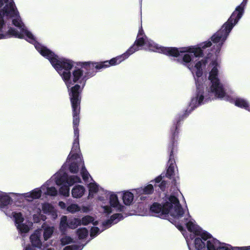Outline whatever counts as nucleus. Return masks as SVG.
<instances>
[{"label":"nucleus","instance_id":"1","mask_svg":"<svg viewBox=\"0 0 250 250\" xmlns=\"http://www.w3.org/2000/svg\"><path fill=\"white\" fill-rule=\"evenodd\" d=\"M33 44L36 50L49 60L52 66L61 76L69 90L71 101L73 88L78 85L79 88L75 92L78 93L80 103H81L80 94L81 89L78 83L82 84L83 87L87 80L95 75L96 69L105 68L110 65L117 64L113 63V62H112L111 59L109 61H106L101 63H94L91 62H79L77 63V66L75 67L71 73V70L74 64L73 61L59 57L46 46L37 42L35 39Z\"/></svg>","mask_w":250,"mask_h":250},{"label":"nucleus","instance_id":"2","mask_svg":"<svg viewBox=\"0 0 250 250\" xmlns=\"http://www.w3.org/2000/svg\"><path fill=\"white\" fill-rule=\"evenodd\" d=\"M209 57L208 55L195 64L196 92L191 99V108L193 109L217 98L234 103L236 106L250 112V104L248 101L242 98L233 99L226 93L223 85L218 78L219 65L216 60L212 61L209 63L208 80L204 79L203 68L208 62Z\"/></svg>","mask_w":250,"mask_h":250},{"label":"nucleus","instance_id":"3","mask_svg":"<svg viewBox=\"0 0 250 250\" xmlns=\"http://www.w3.org/2000/svg\"><path fill=\"white\" fill-rule=\"evenodd\" d=\"M210 41H206L196 45L177 48L175 47H165L155 43L148 39L145 35L141 27L139 30L137 39L133 45L125 53L111 59V62L118 64L128 58L142 47L146 50L163 53L168 56L178 58V62L186 66L195 75V64L200 58L203 59V49L211 45Z\"/></svg>","mask_w":250,"mask_h":250},{"label":"nucleus","instance_id":"4","mask_svg":"<svg viewBox=\"0 0 250 250\" xmlns=\"http://www.w3.org/2000/svg\"><path fill=\"white\" fill-rule=\"evenodd\" d=\"M0 40L14 37L24 38L31 43L34 35L22 21L13 0H0Z\"/></svg>","mask_w":250,"mask_h":250},{"label":"nucleus","instance_id":"5","mask_svg":"<svg viewBox=\"0 0 250 250\" xmlns=\"http://www.w3.org/2000/svg\"><path fill=\"white\" fill-rule=\"evenodd\" d=\"M79 86H75L72 90L71 94V105L73 110V125L74 133V140L71 151L68 156L66 164L69 166V171L71 173H77L80 170L81 174L83 180L88 181L90 178V174L85 168L82 155L80 152L79 146V131L78 125L79 124L80 99L78 93L75 91Z\"/></svg>","mask_w":250,"mask_h":250},{"label":"nucleus","instance_id":"6","mask_svg":"<svg viewBox=\"0 0 250 250\" xmlns=\"http://www.w3.org/2000/svg\"><path fill=\"white\" fill-rule=\"evenodd\" d=\"M188 225V235L184 236L189 250H232L229 245L221 243L208 233L204 231L195 222H190Z\"/></svg>","mask_w":250,"mask_h":250},{"label":"nucleus","instance_id":"7","mask_svg":"<svg viewBox=\"0 0 250 250\" xmlns=\"http://www.w3.org/2000/svg\"><path fill=\"white\" fill-rule=\"evenodd\" d=\"M150 210L156 216L163 219L171 216L175 222L185 224L188 230L190 222H195L189 215L188 208H182L179 200L174 196H166L162 205L154 203L150 206Z\"/></svg>","mask_w":250,"mask_h":250},{"label":"nucleus","instance_id":"8","mask_svg":"<svg viewBox=\"0 0 250 250\" xmlns=\"http://www.w3.org/2000/svg\"><path fill=\"white\" fill-rule=\"evenodd\" d=\"M70 186L75 183H81V178L77 175H68L62 168L59 171L52 176L42 186L43 194L46 196H56L58 194L57 189L54 187L55 184L58 186L64 183L65 181Z\"/></svg>","mask_w":250,"mask_h":250},{"label":"nucleus","instance_id":"9","mask_svg":"<svg viewBox=\"0 0 250 250\" xmlns=\"http://www.w3.org/2000/svg\"><path fill=\"white\" fill-rule=\"evenodd\" d=\"M236 24L234 23L233 20H230V18H229L221 29L211 37V41L215 44L212 50V53H214L215 56H217L219 53L222 46L226 40L229 33Z\"/></svg>","mask_w":250,"mask_h":250},{"label":"nucleus","instance_id":"10","mask_svg":"<svg viewBox=\"0 0 250 250\" xmlns=\"http://www.w3.org/2000/svg\"><path fill=\"white\" fill-rule=\"evenodd\" d=\"M41 207L44 213L50 215L53 219L57 218L58 216L57 211L51 204L44 203L41 205L39 202L37 201L34 204L31 205L28 208L29 212L33 214V218L35 222H38L39 221L38 216H40L41 213Z\"/></svg>","mask_w":250,"mask_h":250},{"label":"nucleus","instance_id":"11","mask_svg":"<svg viewBox=\"0 0 250 250\" xmlns=\"http://www.w3.org/2000/svg\"><path fill=\"white\" fill-rule=\"evenodd\" d=\"M111 191L101 188L97 196V202L101 206V212L104 214H109L112 209L108 205V198Z\"/></svg>","mask_w":250,"mask_h":250},{"label":"nucleus","instance_id":"12","mask_svg":"<svg viewBox=\"0 0 250 250\" xmlns=\"http://www.w3.org/2000/svg\"><path fill=\"white\" fill-rule=\"evenodd\" d=\"M13 217L19 232L23 236L24 234L27 233L30 230V227L32 224V223L28 221L24 222V218L20 212H13Z\"/></svg>","mask_w":250,"mask_h":250},{"label":"nucleus","instance_id":"13","mask_svg":"<svg viewBox=\"0 0 250 250\" xmlns=\"http://www.w3.org/2000/svg\"><path fill=\"white\" fill-rule=\"evenodd\" d=\"M43 193L42 186L40 188H35L30 192L20 194V193H13L11 194L14 195L17 198L20 199H25L28 202H32L33 200L40 199Z\"/></svg>","mask_w":250,"mask_h":250},{"label":"nucleus","instance_id":"14","mask_svg":"<svg viewBox=\"0 0 250 250\" xmlns=\"http://www.w3.org/2000/svg\"><path fill=\"white\" fill-rule=\"evenodd\" d=\"M178 133L177 128L176 127L175 129V131L172 134V144L169 146V148L170 149V152L169 155V159L168 160V167L167 169L166 176L168 178L170 179H172L173 178L175 173V161L174 160L173 156V146L174 144V140L176 137L177 134Z\"/></svg>","mask_w":250,"mask_h":250},{"label":"nucleus","instance_id":"15","mask_svg":"<svg viewBox=\"0 0 250 250\" xmlns=\"http://www.w3.org/2000/svg\"><path fill=\"white\" fill-rule=\"evenodd\" d=\"M248 0H243L241 3L236 7L235 11L232 13L230 18V20H233L234 23H237L240 19L242 18L244 12V8L246 6Z\"/></svg>","mask_w":250,"mask_h":250},{"label":"nucleus","instance_id":"16","mask_svg":"<svg viewBox=\"0 0 250 250\" xmlns=\"http://www.w3.org/2000/svg\"><path fill=\"white\" fill-rule=\"evenodd\" d=\"M108 205L111 209L114 208L117 210L122 211L124 207L119 202L117 195L113 192H110L108 198Z\"/></svg>","mask_w":250,"mask_h":250},{"label":"nucleus","instance_id":"17","mask_svg":"<svg viewBox=\"0 0 250 250\" xmlns=\"http://www.w3.org/2000/svg\"><path fill=\"white\" fill-rule=\"evenodd\" d=\"M42 234V230L38 229L35 231L34 233L30 236L31 242L34 247L38 248H41L42 246V242L41 240Z\"/></svg>","mask_w":250,"mask_h":250},{"label":"nucleus","instance_id":"18","mask_svg":"<svg viewBox=\"0 0 250 250\" xmlns=\"http://www.w3.org/2000/svg\"><path fill=\"white\" fill-rule=\"evenodd\" d=\"M123 216L120 213H116L112 215L110 219L103 223V229L101 231L109 228L112 225L115 224L122 219Z\"/></svg>","mask_w":250,"mask_h":250},{"label":"nucleus","instance_id":"19","mask_svg":"<svg viewBox=\"0 0 250 250\" xmlns=\"http://www.w3.org/2000/svg\"><path fill=\"white\" fill-rule=\"evenodd\" d=\"M90 176H91L90 175ZM83 181L86 183H89L88 184L89 198L93 197V194L95 193H97L98 194L99 193L100 190L102 188L99 187V186L93 180L91 177H90V178L88 179V181H85L84 180Z\"/></svg>","mask_w":250,"mask_h":250},{"label":"nucleus","instance_id":"20","mask_svg":"<svg viewBox=\"0 0 250 250\" xmlns=\"http://www.w3.org/2000/svg\"><path fill=\"white\" fill-rule=\"evenodd\" d=\"M41 229L42 230V233H43L44 240L47 241L52 236L54 230V228L44 223L42 226Z\"/></svg>","mask_w":250,"mask_h":250},{"label":"nucleus","instance_id":"21","mask_svg":"<svg viewBox=\"0 0 250 250\" xmlns=\"http://www.w3.org/2000/svg\"><path fill=\"white\" fill-rule=\"evenodd\" d=\"M139 196L142 194H151L154 191V188L152 184H148L144 188H139L133 189Z\"/></svg>","mask_w":250,"mask_h":250},{"label":"nucleus","instance_id":"22","mask_svg":"<svg viewBox=\"0 0 250 250\" xmlns=\"http://www.w3.org/2000/svg\"><path fill=\"white\" fill-rule=\"evenodd\" d=\"M85 191L84 187L81 185L74 186L71 190V194L74 198H80L84 194Z\"/></svg>","mask_w":250,"mask_h":250},{"label":"nucleus","instance_id":"23","mask_svg":"<svg viewBox=\"0 0 250 250\" xmlns=\"http://www.w3.org/2000/svg\"><path fill=\"white\" fill-rule=\"evenodd\" d=\"M11 201V197L7 193L0 191V208L6 206Z\"/></svg>","mask_w":250,"mask_h":250},{"label":"nucleus","instance_id":"24","mask_svg":"<svg viewBox=\"0 0 250 250\" xmlns=\"http://www.w3.org/2000/svg\"><path fill=\"white\" fill-rule=\"evenodd\" d=\"M134 199L133 193L129 191H125L123 192V200L125 205H130L133 202Z\"/></svg>","mask_w":250,"mask_h":250},{"label":"nucleus","instance_id":"25","mask_svg":"<svg viewBox=\"0 0 250 250\" xmlns=\"http://www.w3.org/2000/svg\"><path fill=\"white\" fill-rule=\"evenodd\" d=\"M81 220V224L83 225H87L90 223H92L94 226H97L98 224L97 221H95L94 218L89 215H86L83 217Z\"/></svg>","mask_w":250,"mask_h":250},{"label":"nucleus","instance_id":"26","mask_svg":"<svg viewBox=\"0 0 250 250\" xmlns=\"http://www.w3.org/2000/svg\"><path fill=\"white\" fill-rule=\"evenodd\" d=\"M152 183H155L154 186L156 187L158 186L162 190H164L166 187L167 182L165 181H162V176L160 175L156 177L154 180H152L150 182Z\"/></svg>","mask_w":250,"mask_h":250},{"label":"nucleus","instance_id":"27","mask_svg":"<svg viewBox=\"0 0 250 250\" xmlns=\"http://www.w3.org/2000/svg\"><path fill=\"white\" fill-rule=\"evenodd\" d=\"M60 186H62L60 188L59 191L61 194L65 196L68 197L69 196L70 193V188L69 185L65 181L64 183L61 184Z\"/></svg>","mask_w":250,"mask_h":250},{"label":"nucleus","instance_id":"28","mask_svg":"<svg viewBox=\"0 0 250 250\" xmlns=\"http://www.w3.org/2000/svg\"><path fill=\"white\" fill-rule=\"evenodd\" d=\"M68 227V221L66 216H62L61 219L60 228L62 231H64Z\"/></svg>","mask_w":250,"mask_h":250},{"label":"nucleus","instance_id":"29","mask_svg":"<svg viewBox=\"0 0 250 250\" xmlns=\"http://www.w3.org/2000/svg\"><path fill=\"white\" fill-rule=\"evenodd\" d=\"M81 225L80 219L74 218L68 220V228H69L75 229Z\"/></svg>","mask_w":250,"mask_h":250},{"label":"nucleus","instance_id":"30","mask_svg":"<svg viewBox=\"0 0 250 250\" xmlns=\"http://www.w3.org/2000/svg\"><path fill=\"white\" fill-rule=\"evenodd\" d=\"M80 207L76 204H72L67 208V210L71 213H74L80 210Z\"/></svg>","mask_w":250,"mask_h":250},{"label":"nucleus","instance_id":"31","mask_svg":"<svg viewBox=\"0 0 250 250\" xmlns=\"http://www.w3.org/2000/svg\"><path fill=\"white\" fill-rule=\"evenodd\" d=\"M88 233L87 229L85 228L79 229L77 230V234L80 239H83L87 236Z\"/></svg>","mask_w":250,"mask_h":250},{"label":"nucleus","instance_id":"32","mask_svg":"<svg viewBox=\"0 0 250 250\" xmlns=\"http://www.w3.org/2000/svg\"><path fill=\"white\" fill-rule=\"evenodd\" d=\"M100 229L96 227V226H94V227H92L90 230V237L93 238L96 236L98 234L100 233Z\"/></svg>","mask_w":250,"mask_h":250},{"label":"nucleus","instance_id":"33","mask_svg":"<svg viewBox=\"0 0 250 250\" xmlns=\"http://www.w3.org/2000/svg\"><path fill=\"white\" fill-rule=\"evenodd\" d=\"M61 241L62 245H65L71 243L72 242V239L69 236H66L63 237L61 239Z\"/></svg>","mask_w":250,"mask_h":250},{"label":"nucleus","instance_id":"34","mask_svg":"<svg viewBox=\"0 0 250 250\" xmlns=\"http://www.w3.org/2000/svg\"><path fill=\"white\" fill-rule=\"evenodd\" d=\"M232 250H250V246L247 247H234Z\"/></svg>","mask_w":250,"mask_h":250},{"label":"nucleus","instance_id":"35","mask_svg":"<svg viewBox=\"0 0 250 250\" xmlns=\"http://www.w3.org/2000/svg\"><path fill=\"white\" fill-rule=\"evenodd\" d=\"M76 249V246L74 245L68 246L65 247L63 250H74Z\"/></svg>","mask_w":250,"mask_h":250},{"label":"nucleus","instance_id":"36","mask_svg":"<svg viewBox=\"0 0 250 250\" xmlns=\"http://www.w3.org/2000/svg\"><path fill=\"white\" fill-rule=\"evenodd\" d=\"M59 206L61 207V208L64 209L66 208V205L65 203L62 201H60L59 202Z\"/></svg>","mask_w":250,"mask_h":250},{"label":"nucleus","instance_id":"37","mask_svg":"<svg viewBox=\"0 0 250 250\" xmlns=\"http://www.w3.org/2000/svg\"><path fill=\"white\" fill-rule=\"evenodd\" d=\"M24 250H35V249L31 246L28 245L25 247Z\"/></svg>","mask_w":250,"mask_h":250},{"label":"nucleus","instance_id":"38","mask_svg":"<svg viewBox=\"0 0 250 250\" xmlns=\"http://www.w3.org/2000/svg\"><path fill=\"white\" fill-rule=\"evenodd\" d=\"M45 250H55V249L53 248H49L46 249Z\"/></svg>","mask_w":250,"mask_h":250},{"label":"nucleus","instance_id":"39","mask_svg":"<svg viewBox=\"0 0 250 250\" xmlns=\"http://www.w3.org/2000/svg\"><path fill=\"white\" fill-rule=\"evenodd\" d=\"M143 198H144V197H143V196H141V197H140V199H142Z\"/></svg>","mask_w":250,"mask_h":250},{"label":"nucleus","instance_id":"40","mask_svg":"<svg viewBox=\"0 0 250 250\" xmlns=\"http://www.w3.org/2000/svg\"><path fill=\"white\" fill-rule=\"evenodd\" d=\"M43 217L44 218V219H46V218L44 216H43Z\"/></svg>","mask_w":250,"mask_h":250}]
</instances>
